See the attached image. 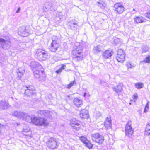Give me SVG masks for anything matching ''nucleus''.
I'll return each mask as SVG.
<instances>
[{
    "mask_svg": "<svg viewBox=\"0 0 150 150\" xmlns=\"http://www.w3.org/2000/svg\"><path fill=\"white\" fill-rule=\"evenodd\" d=\"M31 66L33 68L32 70L33 72L34 77L39 79L41 81H44L45 80V75L43 70H40L42 67L39 63L35 62H32Z\"/></svg>",
    "mask_w": 150,
    "mask_h": 150,
    "instance_id": "f257e3e1",
    "label": "nucleus"
},
{
    "mask_svg": "<svg viewBox=\"0 0 150 150\" xmlns=\"http://www.w3.org/2000/svg\"><path fill=\"white\" fill-rule=\"evenodd\" d=\"M10 38L8 37H4L0 38V47L4 49L9 48L10 46ZM0 48V63H2L4 60V55Z\"/></svg>",
    "mask_w": 150,
    "mask_h": 150,
    "instance_id": "f03ea898",
    "label": "nucleus"
},
{
    "mask_svg": "<svg viewBox=\"0 0 150 150\" xmlns=\"http://www.w3.org/2000/svg\"><path fill=\"white\" fill-rule=\"evenodd\" d=\"M30 119L27 118V121H30L32 123L36 125L40 126H47L48 123L47 119L44 118L40 117H32L29 116Z\"/></svg>",
    "mask_w": 150,
    "mask_h": 150,
    "instance_id": "7ed1b4c3",
    "label": "nucleus"
},
{
    "mask_svg": "<svg viewBox=\"0 0 150 150\" xmlns=\"http://www.w3.org/2000/svg\"><path fill=\"white\" fill-rule=\"evenodd\" d=\"M74 49L72 52L73 57L75 60L79 61L83 58L82 54V47L80 45L78 46H75L74 47Z\"/></svg>",
    "mask_w": 150,
    "mask_h": 150,
    "instance_id": "20e7f679",
    "label": "nucleus"
},
{
    "mask_svg": "<svg viewBox=\"0 0 150 150\" xmlns=\"http://www.w3.org/2000/svg\"><path fill=\"white\" fill-rule=\"evenodd\" d=\"M46 145L50 150H53L57 147V143L55 138L50 137L46 142Z\"/></svg>",
    "mask_w": 150,
    "mask_h": 150,
    "instance_id": "39448f33",
    "label": "nucleus"
},
{
    "mask_svg": "<svg viewBox=\"0 0 150 150\" xmlns=\"http://www.w3.org/2000/svg\"><path fill=\"white\" fill-rule=\"evenodd\" d=\"M23 90L25 91L24 94L28 96H30L35 94V88L32 85L23 86L22 92Z\"/></svg>",
    "mask_w": 150,
    "mask_h": 150,
    "instance_id": "423d86ee",
    "label": "nucleus"
},
{
    "mask_svg": "<svg viewBox=\"0 0 150 150\" xmlns=\"http://www.w3.org/2000/svg\"><path fill=\"white\" fill-rule=\"evenodd\" d=\"M132 122L129 121L126 124L125 127V134L126 136L129 138H132L133 130L131 126Z\"/></svg>",
    "mask_w": 150,
    "mask_h": 150,
    "instance_id": "0eeeda50",
    "label": "nucleus"
},
{
    "mask_svg": "<svg viewBox=\"0 0 150 150\" xmlns=\"http://www.w3.org/2000/svg\"><path fill=\"white\" fill-rule=\"evenodd\" d=\"M36 54L40 60H45L47 59V52L44 50L39 49L36 52Z\"/></svg>",
    "mask_w": 150,
    "mask_h": 150,
    "instance_id": "6e6552de",
    "label": "nucleus"
},
{
    "mask_svg": "<svg viewBox=\"0 0 150 150\" xmlns=\"http://www.w3.org/2000/svg\"><path fill=\"white\" fill-rule=\"evenodd\" d=\"M81 122L75 118H73L70 120V124L73 129L76 130H79L81 126Z\"/></svg>",
    "mask_w": 150,
    "mask_h": 150,
    "instance_id": "1a4fd4ad",
    "label": "nucleus"
},
{
    "mask_svg": "<svg viewBox=\"0 0 150 150\" xmlns=\"http://www.w3.org/2000/svg\"><path fill=\"white\" fill-rule=\"evenodd\" d=\"M12 115L17 118L22 119L26 121L27 118L30 119L29 116L28 115L27 113L15 111L13 112Z\"/></svg>",
    "mask_w": 150,
    "mask_h": 150,
    "instance_id": "9d476101",
    "label": "nucleus"
},
{
    "mask_svg": "<svg viewBox=\"0 0 150 150\" xmlns=\"http://www.w3.org/2000/svg\"><path fill=\"white\" fill-rule=\"evenodd\" d=\"M92 140L98 143L101 144L104 140V137L99 133L94 134L91 135Z\"/></svg>",
    "mask_w": 150,
    "mask_h": 150,
    "instance_id": "9b49d317",
    "label": "nucleus"
},
{
    "mask_svg": "<svg viewBox=\"0 0 150 150\" xmlns=\"http://www.w3.org/2000/svg\"><path fill=\"white\" fill-rule=\"evenodd\" d=\"M114 8L115 11L118 14H121L124 11L125 8L122 3H116L114 5Z\"/></svg>",
    "mask_w": 150,
    "mask_h": 150,
    "instance_id": "f8f14e48",
    "label": "nucleus"
},
{
    "mask_svg": "<svg viewBox=\"0 0 150 150\" xmlns=\"http://www.w3.org/2000/svg\"><path fill=\"white\" fill-rule=\"evenodd\" d=\"M39 116L50 118L52 116V112L47 110H39L37 112Z\"/></svg>",
    "mask_w": 150,
    "mask_h": 150,
    "instance_id": "ddd939ff",
    "label": "nucleus"
},
{
    "mask_svg": "<svg viewBox=\"0 0 150 150\" xmlns=\"http://www.w3.org/2000/svg\"><path fill=\"white\" fill-rule=\"evenodd\" d=\"M79 115L82 119H88L89 116L88 110L84 109L81 110L80 111Z\"/></svg>",
    "mask_w": 150,
    "mask_h": 150,
    "instance_id": "4468645a",
    "label": "nucleus"
},
{
    "mask_svg": "<svg viewBox=\"0 0 150 150\" xmlns=\"http://www.w3.org/2000/svg\"><path fill=\"white\" fill-rule=\"evenodd\" d=\"M113 54V52L110 50H107L103 53V57L104 59H110Z\"/></svg>",
    "mask_w": 150,
    "mask_h": 150,
    "instance_id": "2eb2a0df",
    "label": "nucleus"
},
{
    "mask_svg": "<svg viewBox=\"0 0 150 150\" xmlns=\"http://www.w3.org/2000/svg\"><path fill=\"white\" fill-rule=\"evenodd\" d=\"M68 25L69 28H70L72 30H76L77 29L78 25L76 23L73 21H70L68 23Z\"/></svg>",
    "mask_w": 150,
    "mask_h": 150,
    "instance_id": "dca6fc26",
    "label": "nucleus"
},
{
    "mask_svg": "<svg viewBox=\"0 0 150 150\" xmlns=\"http://www.w3.org/2000/svg\"><path fill=\"white\" fill-rule=\"evenodd\" d=\"M73 103L77 107H80L83 104L82 100L77 98H75L73 100Z\"/></svg>",
    "mask_w": 150,
    "mask_h": 150,
    "instance_id": "f3484780",
    "label": "nucleus"
},
{
    "mask_svg": "<svg viewBox=\"0 0 150 150\" xmlns=\"http://www.w3.org/2000/svg\"><path fill=\"white\" fill-rule=\"evenodd\" d=\"M59 46V44L54 43V42H52L49 49L52 52L56 51Z\"/></svg>",
    "mask_w": 150,
    "mask_h": 150,
    "instance_id": "a211bd4d",
    "label": "nucleus"
},
{
    "mask_svg": "<svg viewBox=\"0 0 150 150\" xmlns=\"http://www.w3.org/2000/svg\"><path fill=\"white\" fill-rule=\"evenodd\" d=\"M111 119L110 118L107 117L105 122L104 126L107 129H110L111 127Z\"/></svg>",
    "mask_w": 150,
    "mask_h": 150,
    "instance_id": "6ab92c4d",
    "label": "nucleus"
},
{
    "mask_svg": "<svg viewBox=\"0 0 150 150\" xmlns=\"http://www.w3.org/2000/svg\"><path fill=\"white\" fill-rule=\"evenodd\" d=\"M145 19L142 17L137 16L134 18L135 23L137 24L142 23L145 21Z\"/></svg>",
    "mask_w": 150,
    "mask_h": 150,
    "instance_id": "aec40b11",
    "label": "nucleus"
},
{
    "mask_svg": "<svg viewBox=\"0 0 150 150\" xmlns=\"http://www.w3.org/2000/svg\"><path fill=\"white\" fill-rule=\"evenodd\" d=\"M9 107V104L5 101L0 102V108L2 109H7Z\"/></svg>",
    "mask_w": 150,
    "mask_h": 150,
    "instance_id": "412c9836",
    "label": "nucleus"
},
{
    "mask_svg": "<svg viewBox=\"0 0 150 150\" xmlns=\"http://www.w3.org/2000/svg\"><path fill=\"white\" fill-rule=\"evenodd\" d=\"M18 79H20L25 73V70L21 68H19L17 71Z\"/></svg>",
    "mask_w": 150,
    "mask_h": 150,
    "instance_id": "4be33fe9",
    "label": "nucleus"
},
{
    "mask_svg": "<svg viewBox=\"0 0 150 150\" xmlns=\"http://www.w3.org/2000/svg\"><path fill=\"white\" fill-rule=\"evenodd\" d=\"M101 50V46L100 45H98L96 46H94L93 49V51L95 54L98 53Z\"/></svg>",
    "mask_w": 150,
    "mask_h": 150,
    "instance_id": "5701e85b",
    "label": "nucleus"
},
{
    "mask_svg": "<svg viewBox=\"0 0 150 150\" xmlns=\"http://www.w3.org/2000/svg\"><path fill=\"white\" fill-rule=\"evenodd\" d=\"M112 88L113 90L117 93L121 92L122 89V86L120 85H117Z\"/></svg>",
    "mask_w": 150,
    "mask_h": 150,
    "instance_id": "b1692460",
    "label": "nucleus"
},
{
    "mask_svg": "<svg viewBox=\"0 0 150 150\" xmlns=\"http://www.w3.org/2000/svg\"><path fill=\"white\" fill-rule=\"evenodd\" d=\"M116 59L119 62H122L125 59V55L117 56Z\"/></svg>",
    "mask_w": 150,
    "mask_h": 150,
    "instance_id": "393cba45",
    "label": "nucleus"
},
{
    "mask_svg": "<svg viewBox=\"0 0 150 150\" xmlns=\"http://www.w3.org/2000/svg\"><path fill=\"white\" fill-rule=\"evenodd\" d=\"M145 134L147 135L150 134V123L147 124L145 129Z\"/></svg>",
    "mask_w": 150,
    "mask_h": 150,
    "instance_id": "a878e982",
    "label": "nucleus"
},
{
    "mask_svg": "<svg viewBox=\"0 0 150 150\" xmlns=\"http://www.w3.org/2000/svg\"><path fill=\"white\" fill-rule=\"evenodd\" d=\"M20 31L21 33V35L23 37L26 36L28 35V32L27 31L25 28H23V30H20Z\"/></svg>",
    "mask_w": 150,
    "mask_h": 150,
    "instance_id": "bb28decb",
    "label": "nucleus"
},
{
    "mask_svg": "<svg viewBox=\"0 0 150 150\" xmlns=\"http://www.w3.org/2000/svg\"><path fill=\"white\" fill-rule=\"evenodd\" d=\"M141 48L142 49V53L146 52L149 50L148 47L146 45H142L141 46Z\"/></svg>",
    "mask_w": 150,
    "mask_h": 150,
    "instance_id": "cd10ccee",
    "label": "nucleus"
},
{
    "mask_svg": "<svg viewBox=\"0 0 150 150\" xmlns=\"http://www.w3.org/2000/svg\"><path fill=\"white\" fill-rule=\"evenodd\" d=\"M117 54V56L125 55V52L122 49H120L118 50Z\"/></svg>",
    "mask_w": 150,
    "mask_h": 150,
    "instance_id": "c85d7f7f",
    "label": "nucleus"
},
{
    "mask_svg": "<svg viewBox=\"0 0 150 150\" xmlns=\"http://www.w3.org/2000/svg\"><path fill=\"white\" fill-rule=\"evenodd\" d=\"M86 142L85 144L86 146L89 149L92 148L93 145L91 143L90 141L88 140Z\"/></svg>",
    "mask_w": 150,
    "mask_h": 150,
    "instance_id": "c756f323",
    "label": "nucleus"
},
{
    "mask_svg": "<svg viewBox=\"0 0 150 150\" xmlns=\"http://www.w3.org/2000/svg\"><path fill=\"white\" fill-rule=\"evenodd\" d=\"M66 67V66L65 65H63L61 66V67L58 70H57L56 71V72L57 74H59L62 72V70L64 69Z\"/></svg>",
    "mask_w": 150,
    "mask_h": 150,
    "instance_id": "7c9ffc66",
    "label": "nucleus"
},
{
    "mask_svg": "<svg viewBox=\"0 0 150 150\" xmlns=\"http://www.w3.org/2000/svg\"><path fill=\"white\" fill-rule=\"evenodd\" d=\"M135 87L137 89L142 88L143 86V84L142 83H137L135 84Z\"/></svg>",
    "mask_w": 150,
    "mask_h": 150,
    "instance_id": "2f4dec72",
    "label": "nucleus"
},
{
    "mask_svg": "<svg viewBox=\"0 0 150 150\" xmlns=\"http://www.w3.org/2000/svg\"><path fill=\"white\" fill-rule=\"evenodd\" d=\"M114 43L115 45L120 44L121 43V39L118 38H116L114 39Z\"/></svg>",
    "mask_w": 150,
    "mask_h": 150,
    "instance_id": "473e14b6",
    "label": "nucleus"
},
{
    "mask_svg": "<svg viewBox=\"0 0 150 150\" xmlns=\"http://www.w3.org/2000/svg\"><path fill=\"white\" fill-rule=\"evenodd\" d=\"M52 42H54V43L58 44L57 40H58V38L56 36H53L52 37Z\"/></svg>",
    "mask_w": 150,
    "mask_h": 150,
    "instance_id": "72a5a7b5",
    "label": "nucleus"
},
{
    "mask_svg": "<svg viewBox=\"0 0 150 150\" xmlns=\"http://www.w3.org/2000/svg\"><path fill=\"white\" fill-rule=\"evenodd\" d=\"M80 140L84 144L87 141H88L86 137L83 136L81 137H80Z\"/></svg>",
    "mask_w": 150,
    "mask_h": 150,
    "instance_id": "f704fd0d",
    "label": "nucleus"
},
{
    "mask_svg": "<svg viewBox=\"0 0 150 150\" xmlns=\"http://www.w3.org/2000/svg\"><path fill=\"white\" fill-rule=\"evenodd\" d=\"M126 66L128 69L132 68V67H134V66L131 64L130 62H128L126 64Z\"/></svg>",
    "mask_w": 150,
    "mask_h": 150,
    "instance_id": "c9c22d12",
    "label": "nucleus"
},
{
    "mask_svg": "<svg viewBox=\"0 0 150 150\" xmlns=\"http://www.w3.org/2000/svg\"><path fill=\"white\" fill-rule=\"evenodd\" d=\"M52 4L50 3H47L45 4V6L46 8H50L52 7Z\"/></svg>",
    "mask_w": 150,
    "mask_h": 150,
    "instance_id": "e433bc0d",
    "label": "nucleus"
},
{
    "mask_svg": "<svg viewBox=\"0 0 150 150\" xmlns=\"http://www.w3.org/2000/svg\"><path fill=\"white\" fill-rule=\"evenodd\" d=\"M144 61L147 63L150 62V55L148 56L144 60Z\"/></svg>",
    "mask_w": 150,
    "mask_h": 150,
    "instance_id": "4c0bfd02",
    "label": "nucleus"
},
{
    "mask_svg": "<svg viewBox=\"0 0 150 150\" xmlns=\"http://www.w3.org/2000/svg\"><path fill=\"white\" fill-rule=\"evenodd\" d=\"M145 16L147 18L150 19V12L146 13L145 14Z\"/></svg>",
    "mask_w": 150,
    "mask_h": 150,
    "instance_id": "58836bf2",
    "label": "nucleus"
},
{
    "mask_svg": "<svg viewBox=\"0 0 150 150\" xmlns=\"http://www.w3.org/2000/svg\"><path fill=\"white\" fill-rule=\"evenodd\" d=\"M30 129V128L29 127H28L27 129H23V132H27Z\"/></svg>",
    "mask_w": 150,
    "mask_h": 150,
    "instance_id": "ea45409f",
    "label": "nucleus"
},
{
    "mask_svg": "<svg viewBox=\"0 0 150 150\" xmlns=\"http://www.w3.org/2000/svg\"><path fill=\"white\" fill-rule=\"evenodd\" d=\"M70 84H71V86H73L74 85V84H76L75 81L74 80V81H71V82L70 83Z\"/></svg>",
    "mask_w": 150,
    "mask_h": 150,
    "instance_id": "a19ab883",
    "label": "nucleus"
},
{
    "mask_svg": "<svg viewBox=\"0 0 150 150\" xmlns=\"http://www.w3.org/2000/svg\"><path fill=\"white\" fill-rule=\"evenodd\" d=\"M133 99H137V94H134L133 96Z\"/></svg>",
    "mask_w": 150,
    "mask_h": 150,
    "instance_id": "79ce46f5",
    "label": "nucleus"
},
{
    "mask_svg": "<svg viewBox=\"0 0 150 150\" xmlns=\"http://www.w3.org/2000/svg\"><path fill=\"white\" fill-rule=\"evenodd\" d=\"M20 9H20V7H19V8H18V9L16 11V13H19V12H20Z\"/></svg>",
    "mask_w": 150,
    "mask_h": 150,
    "instance_id": "37998d69",
    "label": "nucleus"
},
{
    "mask_svg": "<svg viewBox=\"0 0 150 150\" xmlns=\"http://www.w3.org/2000/svg\"><path fill=\"white\" fill-rule=\"evenodd\" d=\"M71 84L70 83L67 85V88L68 89H69L71 87Z\"/></svg>",
    "mask_w": 150,
    "mask_h": 150,
    "instance_id": "c03bdc74",
    "label": "nucleus"
},
{
    "mask_svg": "<svg viewBox=\"0 0 150 150\" xmlns=\"http://www.w3.org/2000/svg\"><path fill=\"white\" fill-rule=\"evenodd\" d=\"M136 12V11L134 9H133L131 12V13L133 14H134V13H135Z\"/></svg>",
    "mask_w": 150,
    "mask_h": 150,
    "instance_id": "a18cd8bd",
    "label": "nucleus"
},
{
    "mask_svg": "<svg viewBox=\"0 0 150 150\" xmlns=\"http://www.w3.org/2000/svg\"><path fill=\"white\" fill-rule=\"evenodd\" d=\"M52 59H54L55 61H56L57 60V59L55 56H53L52 57Z\"/></svg>",
    "mask_w": 150,
    "mask_h": 150,
    "instance_id": "49530a36",
    "label": "nucleus"
},
{
    "mask_svg": "<svg viewBox=\"0 0 150 150\" xmlns=\"http://www.w3.org/2000/svg\"><path fill=\"white\" fill-rule=\"evenodd\" d=\"M146 108H147V109H148L149 108V104H148V102H147V104H146L145 107Z\"/></svg>",
    "mask_w": 150,
    "mask_h": 150,
    "instance_id": "de8ad7c7",
    "label": "nucleus"
},
{
    "mask_svg": "<svg viewBox=\"0 0 150 150\" xmlns=\"http://www.w3.org/2000/svg\"><path fill=\"white\" fill-rule=\"evenodd\" d=\"M148 109H147V108H146V107L145 108L144 110V112H147L148 111Z\"/></svg>",
    "mask_w": 150,
    "mask_h": 150,
    "instance_id": "09e8293b",
    "label": "nucleus"
},
{
    "mask_svg": "<svg viewBox=\"0 0 150 150\" xmlns=\"http://www.w3.org/2000/svg\"><path fill=\"white\" fill-rule=\"evenodd\" d=\"M86 95V92H85L84 93L83 96L84 97H85Z\"/></svg>",
    "mask_w": 150,
    "mask_h": 150,
    "instance_id": "8fccbe9b",
    "label": "nucleus"
},
{
    "mask_svg": "<svg viewBox=\"0 0 150 150\" xmlns=\"http://www.w3.org/2000/svg\"><path fill=\"white\" fill-rule=\"evenodd\" d=\"M66 96L67 97V98H68L69 99V97H70V96L69 95H68L67 96Z\"/></svg>",
    "mask_w": 150,
    "mask_h": 150,
    "instance_id": "3c124183",
    "label": "nucleus"
},
{
    "mask_svg": "<svg viewBox=\"0 0 150 150\" xmlns=\"http://www.w3.org/2000/svg\"><path fill=\"white\" fill-rule=\"evenodd\" d=\"M98 116H100L101 115V114L100 113H99V112H98Z\"/></svg>",
    "mask_w": 150,
    "mask_h": 150,
    "instance_id": "603ef678",
    "label": "nucleus"
},
{
    "mask_svg": "<svg viewBox=\"0 0 150 150\" xmlns=\"http://www.w3.org/2000/svg\"><path fill=\"white\" fill-rule=\"evenodd\" d=\"M98 4H100V3L99 2H98Z\"/></svg>",
    "mask_w": 150,
    "mask_h": 150,
    "instance_id": "864d4df0",
    "label": "nucleus"
},
{
    "mask_svg": "<svg viewBox=\"0 0 150 150\" xmlns=\"http://www.w3.org/2000/svg\"><path fill=\"white\" fill-rule=\"evenodd\" d=\"M129 104L130 105H131V103H129Z\"/></svg>",
    "mask_w": 150,
    "mask_h": 150,
    "instance_id": "5fc2aeb1",
    "label": "nucleus"
}]
</instances>
